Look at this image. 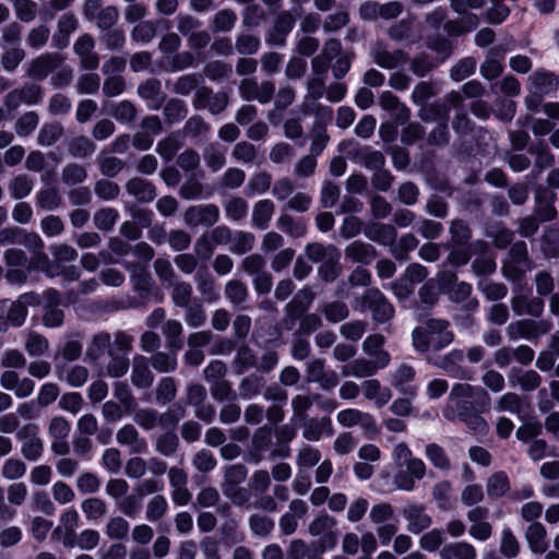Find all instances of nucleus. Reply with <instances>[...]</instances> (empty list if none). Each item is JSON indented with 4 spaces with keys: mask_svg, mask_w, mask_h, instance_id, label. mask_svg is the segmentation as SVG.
<instances>
[{
    "mask_svg": "<svg viewBox=\"0 0 559 559\" xmlns=\"http://www.w3.org/2000/svg\"><path fill=\"white\" fill-rule=\"evenodd\" d=\"M551 326L552 324L548 320L534 321L525 319L510 323L507 328V334L510 340H532L548 333Z\"/></svg>",
    "mask_w": 559,
    "mask_h": 559,
    "instance_id": "nucleus-6",
    "label": "nucleus"
},
{
    "mask_svg": "<svg viewBox=\"0 0 559 559\" xmlns=\"http://www.w3.org/2000/svg\"><path fill=\"white\" fill-rule=\"evenodd\" d=\"M130 525L121 516L110 519L106 525L105 533L110 539H123L129 533Z\"/></svg>",
    "mask_w": 559,
    "mask_h": 559,
    "instance_id": "nucleus-59",
    "label": "nucleus"
},
{
    "mask_svg": "<svg viewBox=\"0 0 559 559\" xmlns=\"http://www.w3.org/2000/svg\"><path fill=\"white\" fill-rule=\"evenodd\" d=\"M473 253L477 254L472 267L477 275L489 274L496 270V262L491 253L488 252L487 245L484 241H476L471 245Z\"/></svg>",
    "mask_w": 559,
    "mask_h": 559,
    "instance_id": "nucleus-23",
    "label": "nucleus"
},
{
    "mask_svg": "<svg viewBox=\"0 0 559 559\" xmlns=\"http://www.w3.org/2000/svg\"><path fill=\"white\" fill-rule=\"evenodd\" d=\"M477 67V62L473 57L460 60L450 70V78L455 82H461L471 76Z\"/></svg>",
    "mask_w": 559,
    "mask_h": 559,
    "instance_id": "nucleus-53",
    "label": "nucleus"
},
{
    "mask_svg": "<svg viewBox=\"0 0 559 559\" xmlns=\"http://www.w3.org/2000/svg\"><path fill=\"white\" fill-rule=\"evenodd\" d=\"M185 321L191 328H199L204 324L206 316L200 300H193V304L186 307Z\"/></svg>",
    "mask_w": 559,
    "mask_h": 559,
    "instance_id": "nucleus-61",
    "label": "nucleus"
},
{
    "mask_svg": "<svg viewBox=\"0 0 559 559\" xmlns=\"http://www.w3.org/2000/svg\"><path fill=\"white\" fill-rule=\"evenodd\" d=\"M313 399L309 395H296L292 400V408L293 416L290 421L296 425H301V423L308 418L307 411L312 406Z\"/></svg>",
    "mask_w": 559,
    "mask_h": 559,
    "instance_id": "nucleus-48",
    "label": "nucleus"
},
{
    "mask_svg": "<svg viewBox=\"0 0 559 559\" xmlns=\"http://www.w3.org/2000/svg\"><path fill=\"white\" fill-rule=\"evenodd\" d=\"M300 426L302 427V437L308 441H319L321 438L331 437L334 433L330 417H308Z\"/></svg>",
    "mask_w": 559,
    "mask_h": 559,
    "instance_id": "nucleus-18",
    "label": "nucleus"
},
{
    "mask_svg": "<svg viewBox=\"0 0 559 559\" xmlns=\"http://www.w3.org/2000/svg\"><path fill=\"white\" fill-rule=\"evenodd\" d=\"M132 337L124 332H117L109 349L107 373L111 378H120L129 369L128 355L131 350Z\"/></svg>",
    "mask_w": 559,
    "mask_h": 559,
    "instance_id": "nucleus-4",
    "label": "nucleus"
},
{
    "mask_svg": "<svg viewBox=\"0 0 559 559\" xmlns=\"http://www.w3.org/2000/svg\"><path fill=\"white\" fill-rule=\"evenodd\" d=\"M336 420L345 428L358 426L365 431H373L376 428L374 417L358 408H345L340 411L336 415Z\"/></svg>",
    "mask_w": 559,
    "mask_h": 559,
    "instance_id": "nucleus-12",
    "label": "nucleus"
},
{
    "mask_svg": "<svg viewBox=\"0 0 559 559\" xmlns=\"http://www.w3.org/2000/svg\"><path fill=\"white\" fill-rule=\"evenodd\" d=\"M454 335L444 320L429 319L413 331V345L417 352L439 350L453 342Z\"/></svg>",
    "mask_w": 559,
    "mask_h": 559,
    "instance_id": "nucleus-2",
    "label": "nucleus"
},
{
    "mask_svg": "<svg viewBox=\"0 0 559 559\" xmlns=\"http://www.w3.org/2000/svg\"><path fill=\"white\" fill-rule=\"evenodd\" d=\"M227 105L228 95L226 93H214L211 88L205 86L197 90L193 99V106L197 109H207L213 115L224 111Z\"/></svg>",
    "mask_w": 559,
    "mask_h": 559,
    "instance_id": "nucleus-9",
    "label": "nucleus"
},
{
    "mask_svg": "<svg viewBox=\"0 0 559 559\" xmlns=\"http://www.w3.org/2000/svg\"><path fill=\"white\" fill-rule=\"evenodd\" d=\"M254 240L253 234L249 231H233L228 249L233 253L245 254L253 248Z\"/></svg>",
    "mask_w": 559,
    "mask_h": 559,
    "instance_id": "nucleus-45",
    "label": "nucleus"
},
{
    "mask_svg": "<svg viewBox=\"0 0 559 559\" xmlns=\"http://www.w3.org/2000/svg\"><path fill=\"white\" fill-rule=\"evenodd\" d=\"M525 403L523 399L513 392L502 394L496 402L495 411L508 412L512 415L521 416L524 413Z\"/></svg>",
    "mask_w": 559,
    "mask_h": 559,
    "instance_id": "nucleus-36",
    "label": "nucleus"
},
{
    "mask_svg": "<svg viewBox=\"0 0 559 559\" xmlns=\"http://www.w3.org/2000/svg\"><path fill=\"white\" fill-rule=\"evenodd\" d=\"M401 512L408 523L407 530L413 534H419L432 523L430 515L426 513L423 504H406Z\"/></svg>",
    "mask_w": 559,
    "mask_h": 559,
    "instance_id": "nucleus-17",
    "label": "nucleus"
},
{
    "mask_svg": "<svg viewBox=\"0 0 559 559\" xmlns=\"http://www.w3.org/2000/svg\"><path fill=\"white\" fill-rule=\"evenodd\" d=\"M456 419L463 421L475 433L484 435L488 431L487 421L475 411L474 404H462Z\"/></svg>",
    "mask_w": 559,
    "mask_h": 559,
    "instance_id": "nucleus-25",
    "label": "nucleus"
},
{
    "mask_svg": "<svg viewBox=\"0 0 559 559\" xmlns=\"http://www.w3.org/2000/svg\"><path fill=\"white\" fill-rule=\"evenodd\" d=\"M520 551V544L512 533L511 528L504 527L501 532L500 552L507 559H512L518 556Z\"/></svg>",
    "mask_w": 559,
    "mask_h": 559,
    "instance_id": "nucleus-50",
    "label": "nucleus"
},
{
    "mask_svg": "<svg viewBox=\"0 0 559 559\" xmlns=\"http://www.w3.org/2000/svg\"><path fill=\"white\" fill-rule=\"evenodd\" d=\"M476 388L468 383H456L452 386L448 404L443 409V416L449 420H456L457 412L462 404H473L471 399L475 394Z\"/></svg>",
    "mask_w": 559,
    "mask_h": 559,
    "instance_id": "nucleus-8",
    "label": "nucleus"
},
{
    "mask_svg": "<svg viewBox=\"0 0 559 559\" xmlns=\"http://www.w3.org/2000/svg\"><path fill=\"white\" fill-rule=\"evenodd\" d=\"M81 509L85 516L92 521L102 519L106 513V504L98 498L85 499L81 504Z\"/></svg>",
    "mask_w": 559,
    "mask_h": 559,
    "instance_id": "nucleus-63",
    "label": "nucleus"
},
{
    "mask_svg": "<svg viewBox=\"0 0 559 559\" xmlns=\"http://www.w3.org/2000/svg\"><path fill=\"white\" fill-rule=\"evenodd\" d=\"M425 455L429 462L439 469L444 471L450 467V460L448 459L444 450L436 443H429L426 445Z\"/></svg>",
    "mask_w": 559,
    "mask_h": 559,
    "instance_id": "nucleus-55",
    "label": "nucleus"
},
{
    "mask_svg": "<svg viewBox=\"0 0 559 559\" xmlns=\"http://www.w3.org/2000/svg\"><path fill=\"white\" fill-rule=\"evenodd\" d=\"M226 217L230 221H240L248 214V203L242 198L230 197L223 203Z\"/></svg>",
    "mask_w": 559,
    "mask_h": 559,
    "instance_id": "nucleus-47",
    "label": "nucleus"
},
{
    "mask_svg": "<svg viewBox=\"0 0 559 559\" xmlns=\"http://www.w3.org/2000/svg\"><path fill=\"white\" fill-rule=\"evenodd\" d=\"M417 246V238L412 234H406L401 237L396 245H393L391 252L395 259L403 261L407 258V253L414 250Z\"/></svg>",
    "mask_w": 559,
    "mask_h": 559,
    "instance_id": "nucleus-62",
    "label": "nucleus"
},
{
    "mask_svg": "<svg viewBox=\"0 0 559 559\" xmlns=\"http://www.w3.org/2000/svg\"><path fill=\"white\" fill-rule=\"evenodd\" d=\"M365 235L368 239L391 248L396 239V230L393 226L378 223L367 226Z\"/></svg>",
    "mask_w": 559,
    "mask_h": 559,
    "instance_id": "nucleus-28",
    "label": "nucleus"
},
{
    "mask_svg": "<svg viewBox=\"0 0 559 559\" xmlns=\"http://www.w3.org/2000/svg\"><path fill=\"white\" fill-rule=\"evenodd\" d=\"M127 270L131 272V281L138 292L146 293L150 292L153 285V280L146 269L139 264H123Z\"/></svg>",
    "mask_w": 559,
    "mask_h": 559,
    "instance_id": "nucleus-43",
    "label": "nucleus"
},
{
    "mask_svg": "<svg viewBox=\"0 0 559 559\" xmlns=\"http://www.w3.org/2000/svg\"><path fill=\"white\" fill-rule=\"evenodd\" d=\"M45 310L43 314V323L46 328H58L63 323L64 313L59 308L61 297L58 290L47 289L44 293Z\"/></svg>",
    "mask_w": 559,
    "mask_h": 559,
    "instance_id": "nucleus-14",
    "label": "nucleus"
},
{
    "mask_svg": "<svg viewBox=\"0 0 559 559\" xmlns=\"http://www.w3.org/2000/svg\"><path fill=\"white\" fill-rule=\"evenodd\" d=\"M16 437L21 443V454L24 459L36 462L44 453V441L39 436L36 424H26L19 429Z\"/></svg>",
    "mask_w": 559,
    "mask_h": 559,
    "instance_id": "nucleus-5",
    "label": "nucleus"
},
{
    "mask_svg": "<svg viewBox=\"0 0 559 559\" xmlns=\"http://www.w3.org/2000/svg\"><path fill=\"white\" fill-rule=\"evenodd\" d=\"M95 43L92 36L84 34L74 43V52L80 57L82 68L93 70L98 67V57L93 52Z\"/></svg>",
    "mask_w": 559,
    "mask_h": 559,
    "instance_id": "nucleus-21",
    "label": "nucleus"
},
{
    "mask_svg": "<svg viewBox=\"0 0 559 559\" xmlns=\"http://www.w3.org/2000/svg\"><path fill=\"white\" fill-rule=\"evenodd\" d=\"M71 431L70 423L62 416H55L48 425V436L51 441V451L57 455H67L70 445L67 441Z\"/></svg>",
    "mask_w": 559,
    "mask_h": 559,
    "instance_id": "nucleus-7",
    "label": "nucleus"
},
{
    "mask_svg": "<svg viewBox=\"0 0 559 559\" xmlns=\"http://www.w3.org/2000/svg\"><path fill=\"white\" fill-rule=\"evenodd\" d=\"M385 337L381 334H371L362 343L364 353L369 356L378 369H384L391 361V355L383 349Z\"/></svg>",
    "mask_w": 559,
    "mask_h": 559,
    "instance_id": "nucleus-13",
    "label": "nucleus"
},
{
    "mask_svg": "<svg viewBox=\"0 0 559 559\" xmlns=\"http://www.w3.org/2000/svg\"><path fill=\"white\" fill-rule=\"evenodd\" d=\"M361 393L365 399L372 401L377 408H382L392 399L391 389L382 385L377 379L362 381Z\"/></svg>",
    "mask_w": 559,
    "mask_h": 559,
    "instance_id": "nucleus-20",
    "label": "nucleus"
},
{
    "mask_svg": "<svg viewBox=\"0 0 559 559\" xmlns=\"http://www.w3.org/2000/svg\"><path fill=\"white\" fill-rule=\"evenodd\" d=\"M62 60L58 53L41 55L29 63L27 74L33 80L43 81L50 72L60 67Z\"/></svg>",
    "mask_w": 559,
    "mask_h": 559,
    "instance_id": "nucleus-16",
    "label": "nucleus"
},
{
    "mask_svg": "<svg viewBox=\"0 0 559 559\" xmlns=\"http://www.w3.org/2000/svg\"><path fill=\"white\" fill-rule=\"evenodd\" d=\"M78 20L73 14H64L58 21L57 32L52 36L57 48H64L69 45L70 35L76 29Z\"/></svg>",
    "mask_w": 559,
    "mask_h": 559,
    "instance_id": "nucleus-31",
    "label": "nucleus"
},
{
    "mask_svg": "<svg viewBox=\"0 0 559 559\" xmlns=\"http://www.w3.org/2000/svg\"><path fill=\"white\" fill-rule=\"evenodd\" d=\"M274 203L269 200L258 201L252 209V226L258 229H266L274 214Z\"/></svg>",
    "mask_w": 559,
    "mask_h": 559,
    "instance_id": "nucleus-34",
    "label": "nucleus"
},
{
    "mask_svg": "<svg viewBox=\"0 0 559 559\" xmlns=\"http://www.w3.org/2000/svg\"><path fill=\"white\" fill-rule=\"evenodd\" d=\"M345 257L353 262L369 264L376 259L377 252L370 243L353 241L345 248Z\"/></svg>",
    "mask_w": 559,
    "mask_h": 559,
    "instance_id": "nucleus-29",
    "label": "nucleus"
},
{
    "mask_svg": "<svg viewBox=\"0 0 559 559\" xmlns=\"http://www.w3.org/2000/svg\"><path fill=\"white\" fill-rule=\"evenodd\" d=\"M352 307L360 312L370 310L378 323L388 322L394 316L393 306L378 288L367 289L361 297H356Z\"/></svg>",
    "mask_w": 559,
    "mask_h": 559,
    "instance_id": "nucleus-3",
    "label": "nucleus"
},
{
    "mask_svg": "<svg viewBox=\"0 0 559 559\" xmlns=\"http://www.w3.org/2000/svg\"><path fill=\"white\" fill-rule=\"evenodd\" d=\"M37 204L47 211H53L59 207L61 198L55 188H46L40 190L37 195Z\"/></svg>",
    "mask_w": 559,
    "mask_h": 559,
    "instance_id": "nucleus-64",
    "label": "nucleus"
},
{
    "mask_svg": "<svg viewBox=\"0 0 559 559\" xmlns=\"http://www.w3.org/2000/svg\"><path fill=\"white\" fill-rule=\"evenodd\" d=\"M307 257L314 263L324 262L328 259H340L341 253L333 245H322L319 242L309 243L306 247Z\"/></svg>",
    "mask_w": 559,
    "mask_h": 559,
    "instance_id": "nucleus-39",
    "label": "nucleus"
},
{
    "mask_svg": "<svg viewBox=\"0 0 559 559\" xmlns=\"http://www.w3.org/2000/svg\"><path fill=\"white\" fill-rule=\"evenodd\" d=\"M127 190L140 202H151L156 197L155 187L145 179L133 178L128 181Z\"/></svg>",
    "mask_w": 559,
    "mask_h": 559,
    "instance_id": "nucleus-35",
    "label": "nucleus"
},
{
    "mask_svg": "<svg viewBox=\"0 0 559 559\" xmlns=\"http://www.w3.org/2000/svg\"><path fill=\"white\" fill-rule=\"evenodd\" d=\"M153 379L154 377L148 368L147 358L140 355L135 356L133 358L131 372L132 383L140 389H146L151 386Z\"/></svg>",
    "mask_w": 559,
    "mask_h": 559,
    "instance_id": "nucleus-30",
    "label": "nucleus"
},
{
    "mask_svg": "<svg viewBox=\"0 0 559 559\" xmlns=\"http://www.w3.org/2000/svg\"><path fill=\"white\" fill-rule=\"evenodd\" d=\"M314 299V294L309 288L300 289L293 298V300L287 304L286 311L287 314L292 318H297L301 316L312 304Z\"/></svg>",
    "mask_w": 559,
    "mask_h": 559,
    "instance_id": "nucleus-37",
    "label": "nucleus"
},
{
    "mask_svg": "<svg viewBox=\"0 0 559 559\" xmlns=\"http://www.w3.org/2000/svg\"><path fill=\"white\" fill-rule=\"evenodd\" d=\"M49 347L48 340L36 333V332H27L25 340V350L29 356H41L46 353Z\"/></svg>",
    "mask_w": 559,
    "mask_h": 559,
    "instance_id": "nucleus-52",
    "label": "nucleus"
},
{
    "mask_svg": "<svg viewBox=\"0 0 559 559\" xmlns=\"http://www.w3.org/2000/svg\"><path fill=\"white\" fill-rule=\"evenodd\" d=\"M486 488L488 497L492 499L503 497L511 488L508 475L502 471L493 473L487 479Z\"/></svg>",
    "mask_w": 559,
    "mask_h": 559,
    "instance_id": "nucleus-42",
    "label": "nucleus"
},
{
    "mask_svg": "<svg viewBox=\"0 0 559 559\" xmlns=\"http://www.w3.org/2000/svg\"><path fill=\"white\" fill-rule=\"evenodd\" d=\"M373 61L383 69H395L407 62V55L402 50L390 51L382 45H377L372 49Z\"/></svg>",
    "mask_w": 559,
    "mask_h": 559,
    "instance_id": "nucleus-22",
    "label": "nucleus"
},
{
    "mask_svg": "<svg viewBox=\"0 0 559 559\" xmlns=\"http://www.w3.org/2000/svg\"><path fill=\"white\" fill-rule=\"evenodd\" d=\"M9 190L14 199H23L33 190V180L27 175L16 176L9 185Z\"/></svg>",
    "mask_w": 559,
    "mask_h": 559,
    "instance_id": "nucleus-56",
    "label": "nucleus"
},
{
    "mask_svg": "<svg viewBox=\"0 0 559 559\" xmlns=\"http://www.w3.org/2000/svg\"><path fill=\"white\" fill-rule=\"evenodd\" d=\"M461 14L459 21H449L445 23V31L450 35H461L466 32L475 29L479 23L478 16L474 13H468L466 10Z\"/></svg>",
    "mask_w": 559,
    "mask_h": 559,
    "instance_id": "nucleus-40",
    "label": "nucleus"
},
{
    "mask_svg": "<svg viewBox=\"0 0 559 559\" xmlns=\"http://www.w3.org/2000/svg\"><path fill=\"white\" fill-rule=\"evenodd\" d=\"M188 226H212L219 219V209L215 204H200L188 207L183 215Z\"/></svg>",
    "mask_w": 559,
    "mask_h": 559,
    "instance_id": "nucleus-10",
    "label": "nucleus"
},
{
    "mask_svg": "<svg viewBox=\"0 0 559 559\" xmlns=\"http://www.w3.org/2000/svg\"><path fill=\"white\" fill-rule=\"evenodd\" d=\"M139 95L147 100V106L151 109H158L163 96L160 93V85L155 80L146 81L145 83L141 84L138 88Z\"/></svg>",
    "mask_w": 559,
    "mask_h": 559,
    "instance_id": "nucleus-44",
    "label": "nucleus"
},
{
    "mask_svg": "<svg viewBox=\"0 0 559 559\" xmlns=\"http://www.w3.org/2000/svg\"><path fill=\"white\" fill-rule=\"evenodd\" d=\"M119 218L117 210L105 207L97 211L94 215V224L100 230H110Z\"/></svg>",
    "mask_w": 559,
    "mask_h": 559,
    "instance_id": "nucleus-58",
    "label": "nucleus"
},
{
    "mask_svg": "<svg viewBox=\"0 0 559 559\" xmlns=\"http://www.w3.org/2000/svg\"><path fill=\"white\" fill-rule=\"evenodd\" d=\"M294 24L295 20L289 12L280 14L273 29L269 33L267 41L273 45H283Z\"/></svg>",
    "mask_w": 559,
    "mask_h": 559,
    "instance_id": "nucleus-32",
    "label": "nucleus"
},
{
    "mask_svg": "<svg viewBox=\"0 0 559 559\" xmlns=\"http://www.w3.org/2000/svg\"><path fill=\"white\" fill-rule=\"evenodd\" d=\"M378 370V367L370 359L359 358L344 366L342 373L345 377L366 378L376 374Z\"/></svg>",
    "mask_w": 559,
    "mask_h": 559,
    "instance_id": "nucleus-38",
    "label": "nucleus"
},
{
    "mask_svg": "<svg viewBox=\"0 0 559 559\" xmlns=\"http://www.w3.org/2000/svg\"><path fill=\"white\" fill-rule=\"evenodd\" d=\"M415 374L412 366L402 364L390 373V382L400 393L414 396L417 392V386L413 383Z\"/></svg>",
    "mask_w": 559,
    "mask_h": 559,
    "instance_id": "nucleus-19",
    "label": "nucleus"
},
{
    "mask_svg": "<svg viewBox=\"0 0 559 559\" xmlns=\"http://www.w3.org/2000/svg\"><path fill=\"white\" fill-rule=\"evenodd\" d=\"M394 516V509L390 503H377L370 509L369 518L370 521L377 526L390 523Z\"/></svg>",
    "mask_w": 559,
    "mask_h": 559,
    "instance_id": "nucleus-57",
    "label": "nucleus"
},
{
    "mask_svg": "<svg viewBox=\"0 0 559 559\" xmlns=\"http://www.w3.org/2000/svg\"><path fill=\"white\" fill-rule=\"evenodd\" d=\"M111 336L107 332H99L92 338L91 345L86 349V357L93 361L98 360L105 352L109 355L112 346Z\"/></svg>",
    "mask_w": 559,
    "mask_h": 559,
    "instance_id": "nucleus-41",
    "label": "nucleus"
},
{
    "mask_svg": "<svg viewBox=\"0 0 559 559\" xmlns=\"http://www.w3.org/2000/svg\"><path fill=\"white\" fill-rule=\"evenodd\" d=\"M307 504L302 500H293L289 503V512H286L280 519V528L285 535H292L298 526L297 519L305 516Z\"/></svg>",
    "mask_w": 559,
    "mask_h": 559,
    "instance_id": "nucleus-24",
    "label": "nucleus"
},
{
    "mask_svg": "<svg viewBox=\"0 0 559 559\" xmlns=\"http://www.w3.org/2000/svg\"><path fill=\"white\" fill-rule=\"evenodd\" d=\"M116 438L118 443L129 447L132 453H143L147 449L145 440L139 436L133 425L127 424L121 427Z\"/></svg>",
    "mask_w": 559,
    "mask_h": 559,
    "instance_id": "nucleus-26",
    "label": "nucleus"
},
{
    "mask_svg": "<svg viewBox=\"0 0 559 559\" xmlns=\"http://www.w3.org/2000/svg\"><path fill=\"white\" fill-rule=\"evenodd\" d=\"M440 559H477L475 547L466 542L451 543L442 547Z\"/></svg>",
    "mask_w": 559,
    "mask_h": 559,
    "instance_id": "nucleus-33",
    "label": "nucleus"
},
{
    "mask_svg": "<svg viewBox=\"0 0 559 559\" xmlns=\"http://www.w3.org/2000/svg\"><path fill=\"white\" fill-rule=\"evenodd\" d=\"M193 288L189 283L186 282H177L174 284L171 292V300L177 307L186 308L193 304V300H199L198 298H193Z\"/></svg>",
    "mask_w": 559,
    "mask_h": 559,
    "instance_id": "nucleus-46",
    "label": "nucleus"
},
{
    "mask_svg": "<svg viewBox=\"0 0 559 559\" xmlns=\"http://www.w3.org/2000/svg\"><path fill=\"white\" fill-rule=\"evenodd\" d=\"M559 87L557 75L550 71L537 70L528 76V91L536 96H548Z\"/></svg>",
    "mask_w": 559,
    "mask_h": 559,
    "instance_id": "nucleus-11",
    "label": "nucleus"
},
{
    "mask_svg": "<svg viewBox=\"0 0 559 559\" xmlns=\"http://www.w3.org/2000/svg\"><path fill=\"white\" fill-rule=\"evenodd\" d=\"M530 549L534 554H544L548 548L547 531L539 522L531 523L525 532Z\"/></svg>",
    "mask_w": 559,
    "mask_h": 559,
    "instance_id": "nucleus-27",
    "label": "nucleus"
},
{
    "mask_svg": "<svg viewBox=\"0 0 559 559\" xmlns=\"http://www.w3.org/2000/svg\"><path fill=\"white\" fill-rule=\"evenodd\" d=\"M203 158L212 171H217L225 165V154L218 144H210L203 151Z\"/></svg>",
    "mask_w": 559,
    "mask_h": 559,
    "instance_id": "nucleus-49",
    "label": "nucleus"
},
{
    "mask_svg": "<svg viewBox=\"0 0 559 559\" xmlns=\"http://www.w3.org/2000/svg\"><path fill=\"white\" fill-rule=\"evenodd\" d=\"M202 81L203 76L199 73L181 75L174 85V92L180 95H189Z\"/></svg>",
    "mask_w": 559,
    "mask_h": 559,
    "instance_id": "nucleus-60",
    "label": "nucleus"
},
{
    "mask_svg": "<svg viewBox=\"0 0 559 559\" xmlns=\"http://www.w3.org/2000/svg\"><path fill=\"white\" fill-rule=\"evenodd\" d=\"M182 140L178 134H169L164 140L159 141L156 146V152L166 160H170L177 151L181 147Z\"/></svg>",
    "mask_w": 559,
    "mask_h": 559,
    "instance_id": "nucleus-54",
    "label": "nucleus"
},
{
    "mask_svg": "<svg viewBox=\"0 0 559 559\" xmlns=\"http://www.w3.org/2000/svg\"><path fill=\"white\" fill-rule=\"evenodd\" d=\"M391 459L397 467H405V471H399L393 478L396 489L413 491L415 481L420 480L426 475V464L421 459L415 457L405 442L394 445Z\"/></svg>",
    "mask_w": 559,
    "mask_h": 559,
    "instance_id": "nucleus-1",
    "label": "nucleus"
},
{
    "mask_svg": "<svg viewBox=\"0 0 559 559\" xmlns=\"http://www.w3.org/2000/svg\"><path fill=\"white\" fill-rule=\"evenodd\" d=\"M270 187L271 176L266 173H258L249 179L245 191L248 197H253L265 193Z\"/></svg>",
    "mask_w": 559,
    "mask_h": 559,
    "instance_id": "nucleus-51",
    "label": "nucleus"
},
{
    "mask_svg": "<svg viewBox=\"0 0 559 559\" xmlns=\"http://www.w3.org/2000/svg\"><path fill=\"white\" fill-rule=\"evenodd\" d=\"M508 47L498 44L488 50L485 61L480 66V74L486 80L498 78L503 71V59Z\"/></svg>",
    "mask_w": 559,
    "mask_h": 559,
    "instance_id": "nucleus-15",
    "label": "nucleus"
}]
</instances>
